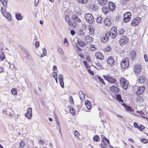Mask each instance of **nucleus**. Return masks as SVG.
<instances>
[{"label": "nucleus", "mask_w": 148, "mask_h": 148, "mask_svg": "<svg viewBox=\"0 0 148 148\" xmlns=\"http://www.w3.org/2000/svg\"><path fill=\"white\" fill-rule=\"evenodd\" d=\"M86 20L90 24L92 23L94 21V18L92 15L90 13L86 14L85 15Z\"/></svg>", "instance_id": "obj_1"}, {"label": "nucleus", "mask_w": 148, "mask_h": 148, "mask_svg": "<svg viewBox=\"0 0 148 148\" xmlns=\"http://www.w3.org/2000/svg\"><path fill=\"white\" fill-rule=\"evenodd\" d=\"M103 77L110 83H114L116 82V80L115 78L109 75H103Z\"/></svg>", "instance_id": "obj_2"}, {"label": "nucleus", "mask_w": 148, "mask_h": 148, "mask_svg": "<svg viewBox=\"0 0 148 148\" xmlns=\"http://www.w3.org/2000/svg\"><path fill=\"white\" fill-rule=\"evenodd\" d=\"M131 14L130 12H127L124 15L123 21L125 23H127L131 20Z\"/></svg>", "instance_id": "obj_3"}, {"label": "nucleus", "mask_w": 148, "mask_h": 148, "mask_svg": "<svg viewBox=\"0 0 148 148\" xmlns=\"http://www.w3.org/2000/svg\"><path fill=\"white\" fill-rule=\"evenodd\" d=\"M141 21V18L139 17H136L132 21L131 25L132 26H135L138 25Z\"/></svg>", "instance_id": "obj_4"}, {"label": "nucleus", "mask_w": 148, "mask_h": 148, "mask_svg": "<svg viewBox=\"0 0 148 148\" xmlns=\"http://www.w3.org/2000/svg\"><path fill=\"white\" fill-rule=\"evenodd\" d=\"M121 65L123 68L125 69L127 67L129 66V61L125 60H123L121 62Z\"/></svg>", "instance_id": "obj_5"}, {"label": "nucleus", "mask_w": 148, "mask_h": 148, "mask_svg": "<svg viewBox=\"0 0 148 148\" xmlns=\"http://www.w3.org/2000/svg\"><path fill=\"white\" fill-rule=\"evenodd\" d=\"M101 137L102 138V141L105 147H107V143L108 144H110V141L109 139H107L103 135H101Z\"/></svg>", "instance_id": "obj_6"}, {"label": "nucleus", "mask_w": 148, "mask_h": 148, "mask_svg": "<svg viewBox=\"0 0 148 148\" xmlns=\"http://www.w3.org/2000/svg\"><path fill=\"white\" fill-rule=\"evenodd\" d=\"M32 109L31 108H29L27 109V113L25 114V116L27 117L28 119H30L32 117Z\"/></svg>", "instance_id": "obj_7"}, {"label": "nucleus", "mask_w": 148, "mask_h": 148, "mask_svg": "<svg viewBox=\"0 0 148 148\" xmlns=\"http://www.w3.org/2000/svg\"><path fill=\"white\" fill-rule=\"evenodd\" d=\"M108 6L109 10L110 11H113L115 10V6L114 3L109 2L108 3Z\"/></svg>", "instance_id": "obj_8"}, {"label": "nucleus", "mask_w": 148, "mask_h": 148, "mask_svg": "<svg viewBox=\"0 0 148 148\" xmlns=\"http://www.w3.org/2000/svg\"><path fill=\"white\" fill-rule=\"evenodd\" d=\"M110 90L111 92L115 93H118L119 91V89L115 86L110 87Z\"/></svg>", "instance_id": "obj_9"}, {"label": "nucleus", "mask_w": 148, "mask_h": 148, "mask_svg": "<svg viewBox=\"0 0 148 148\" xmlns=\"http://www.w3.org/2000/svg\"><path fill=\"white\" fill-rule=\"evenodd\" d=\"M145 88L144 86H140L138 88V90L136 92L137 95H141L143 91L144 90Z\"/></svg>", "instance_id": "obj_10"}, {"label": "nucleus", "mask_w": 148, "mask_h": 148, "mask_svg": "<svg viewBox=\"0 0 148 148\" xmlns=\"http://www.w3.org/2000/svg\"><path fill=\"white\" fill-rule=\"evenodd\" d=\"M114 61L113 58L112 56L109 57L107 59V62L110 66H112L114 64Z\"/></svg>", "instance_id": "obj_11"}, {"label": "nucleus", "mask_w": 148, "mask_h": 148, "mask_svg": "<svg viewBox=\"0 0 148 148\" xmlns=\"http://www.w3.org/2000/svg\"><path fill=\"white\" fill-rule=\"evenodd\" d=\"M96 58L100 60H102L103 59V56L102 53L100 52H97L95 54Z\"/></svg>", "instance_id": "obj_12"}, {"label": "nucleus", "mask_w": 148, "mask_h": 148, "mask_svg": "<svg viewBox=\"0 0 148 148\" xmlns=\"http://www.w3.org/2000/svg\"><path fill=\"white\" fill-rule=\"evenodd\" d=\"M122 105L124 107L127 111H128L130 112H134V110L131 107L126 105L124 103L122 104Z\"/></svg>", "instance_id": "obj_13"}, {"label": "nucleus", "mask_w": 148, "mask_h": 148, "mask_svg": "<svg viewBox=\"0 0 148 148\" xmlns=\"http://www.w3.org/2000/svg\"><path fill=\"white\" fill-rule=\"evenodd\" d=\"M85 104L87 109L90 110L92 107V104L91 102L88 100H86L85 102Z\"/></svg>", "instance_id": "obj_14"}, {"label": "nucleus", "mask_w": 148, "mask_h": 148, "mask_svg": "<svg viewBox=\"0 0 148 148\" xmlns=\"http://www.w3.org/2000/svg\"><path fill=\"white\" fill-rule=\"evenodd\" d=\"M141 67L140 66L136 64L135 65L134 71L136 73H139L140 71Z\"/></svg>", "instance_id": "obj_15"}, {"label": "nucleus", "mask_w": 148, "mask_h": 148, "mask_svg": "<svg viewBox=\"0 0 148 148\" xmlns=\"http://www.w3.org/2000/svg\"><path fill=\"white\" fill-rule=\"evenodd\" d=\"M71 18L72 20L77 22H81L80 19L75 14H74L72 16Z\"/></svg>", "instance_id": "obj_16"}, {"label": "nucleus", "mask_w": 148, "mask_h": 148, "mask_svg": "<svg viewBox=\"0 0 148 148\" xmlns=\"http://www.w3.org/2000/svg\"><path fill=\"white\" fill-rule=\"evenodd\" d=\"M138 81L139 83L141 84H144L146 83V79L143 76L139 77Z\"/></svg>", "instance_id": "obj_17"}, {"label": "nucleus", "mask_w": 148, "mask_h": 148, "mask_svg": "<svg viewBox=\"0 0 148 148\" xmlns=\"http://www.w3.org/2000/svg\"><path fill=\"white\" fill-rule=\"evenodd\" d=\"M93 38L88 35L86 36V41L88 43H90L93 41Z\"/></svg>", "instance_id": "obj_18"}, {"label": "nucleus", "mask_w": 148, "mask_h": 148, "mask_svg": "<svg viewBox=\"0 0 148 148\" xmlns=\"http://www.w3.org/2000/svg\"><path fill=\"white\" fill-rule=\"evenodd\" d=\"M130 56L132 60H134L136 58V53L134 51H132L130 53Z\"/></svg>", "instance_id": "obj_19"}, {"label": "nucleus", "mask_w": 148, "mask_h": 148, "mask_svg": "<svg viewBox=\"0 0 148 148\" xmlns=\"http://www.w3.org/2000/svg\"><path fill=\"white\" fill-rule=\"evenodd\" d=\"M125 36H122L121 38L119 43L121 45H122L126 43V41L125 39Z\"/></svg>", "instance_id": "obj_20"}, {"label": "nucleus", "mask_w": 148, "mask_h": 148, "mask_svg": "<svg viewBox=\"0 0 148 148\" xmlns=\"http://www.w3.org/2000/svg\"><path fill=\"white\" fill-rule=\"evenodd\" d=\"M77 42L80 47H83L86 45V43L81 40H78Z\"/></svg>", "instance_id": "obj_21"}, {"label": "nucleus", "mask_w": 148, "mask_h": 148, "mask_svg": "<svg viewBox=\"0 0 148 148\" xmlns=\"http://www.w3.org/2000/svg\"><path fill=\"white\" fill-rule=\"evenodd\" d=\"M107 3V0H99V4L101 6H103Z\"/></svg>", "instance_id": "obj_22"}, {"label": "nucleus", "mask_w": 148, "mask_h": 148, "mask_svg": "<svg viewBox=\"0 0 148 148\" xmlns=\"http://www.w3.org/2000/svg\"><path fill=\"white\" fill-rule=\"evenodd\" d=\"M104 23L105 25L107 26L110 25L111 24L110 20L108 18H106L105 19Z\"/></svg>", "instance_id": "obj_23"}, {"label": "nucleus", "mask_w": 148, "mask_h": 148, "mask_svg": "<svg viewBox=\"0 0 148 148\" xmlns=\"http://www.w3.org/2000/svg\"><path fill=\"white\" fill-rule=\"evenodd\" d=\"M15 17L18 20H21L23 18V16H22L21 14L20 13L16 14Z\"/></svg>", "instance_id": "obj_24"}, {"label": "nucleus", "mask_w": 148, "mask_h": 148, "mask_svg": "<svg viewBox=\"0 0 148 148\" xmlns=\"http://www.w3.org/2000/svg\"><path fill=\"white\" fill-rule=\"evenodd\" d=\"M78 95L80 99L81 100H84L85 98V95L83 93V92L81 91H79L78 93Z\"/></svg>", "instance_id": "obj_25"}, {"label": "nucleus", "mask_w": 148, "mask_h": 148, "mask_svg": "<svg viewBox=\"0 0 148 148\" xmlns=\"http://www.w3.org/2000/svg\"><path fill=\"white\" fill-rule=\"evenodd\" d=\"M116 99L119 102H123V100L122 99L121 94H117L116 97Z\"/></svg>", "instance_id": "obj_26"}, {"label": "nucleus", "mask_w": 148, "mask_h": 148, "mask_svg": "<svg viewBox=\"0 0 148 148\" xmlns=\"http://www.w3.org/2000/svg\"><path fill=\"white\" fill-rule=\"evenodd\" d=\"M109 9L106 6L103 7L102 8V10L103 13L106 14L109 12Z\"/></svg>", "instance_id": "obj_27"}, {"label": "nucleus", "mask_w": 148, "mask_h": 148, "mask_svg": "<svg viewBox=\"0 0 148 148\" xmlns=\"http://www.w3.org/2000/svg\"><path fill=\"white\" fill-rule=\"evenodd\" d=\"M70 112L73 115H74L75 114V110L74 109V108L72 106H71L70 108Z\"/></svg>", "instance_id": "obj_28"}, {"label": "nucleus", "mask_w": 148, "mask_h": 148, "mask_svg": "<svg viewBox=\"0 0 148 148\" xmlns=\"http://www.w3.org/2000/svg\"><path fill=\"white\" fill-rule=\"evenodd\" d=\"M6 15H5L4 16L7 18L9 21H10L12 20L11 16L9 13L6 12Z\"/></svg>", "instance_id": "obj_29"}, {"label": "nucleus", "mask_w": 148, "mask_h": 148, "mask_svg": "<svg viewBox=\"0 0 148 148\" xmlns=\"http://www.w3.org/2000/svg\"><path fill=\"white\" fill-rule=\"evenodd\" d=\"M127 82L125 78H122L120 80V82L121 86H123L124 84Z\"/></svg>", "instance_id": "obj_30"}, {"label": "nucleus", "mask_w": 148, "mask_h": 148, "mask_svg": "<svg viewBox=\"0 0 148 148\" xmlns=\"http://www.w3.org/2000/svg\"><path fill=\"white\" fill-rule=\"evenodd\" d=\"M1 2L3 5L7 7V5L8 3L7 0H0Z\"/></svg>", "instance_id": "obj_31"}, {"label": "nucleus", "mask_w": 148, "mask_h": 148, "mask_svg": "<svg viewBox=\"0 0 148 148\" xmlns=\"http://www.w3.org/2000/svg\"><path fill=\"white\" fill-rule=\"evenodd\" d=\"M100 139V138L99 136L97 135H95L93 137V140L96 142H98Z\"/></svg>", "instance_id": "obj_32"}, {"label": "nucleus", "mask_w": 148, "mask_h": 148, "mask_svg": "<svg viewBox=\"0 0 148 148\" xmlns=\"http://www.w3.org/2000/svg\"><path fill=\"white\" fill-rule=\"evenodd\" d=\"M6 110L5 113H4V114L6 115H8L9 113L13 112V111L10 108H6Z\"/></svg>", "instance_id": "obj_33"}, {"label": "nucleus", "mask_w": 148, "mask_h": 148, "mask_svg": "<svg viewBox=\"0 0 148 148\" xmlns=\"http://www.w3.org/2000/svg\"><path fill=\"white\" fill-rule=\"evenodd\" d=\"M69 25L70 26H72L75 27L76 26V23L75 22H71L70 21L68 22Z\"/></svg>", "instance_id": "obj_34"}, {"label": "nucleus", "mask_w": 148, "mask_h": 148, "mask_svg": "<svg viewBox=\"0 0 148 148\" xmlns=\"http://www.w3.org/2000/svg\"><path fill=\"white\" fill-rule=\"evenodd\" d=\"M25 145V143L24 141L22 140H21L19 145L20 148H23Z\"/></svg>", "instance_id": "obj_35"}, {"label": "nucleus", "mask_w": 148, "mask_h": 148, "mask_svg": "<svg viewBox=\"0 0 148 148\" xmlns=\"http://www.w3.org/2000/svg\"><path fill=\"white\" fill-rule=\"evenodd\" d=\"M88 30H89V34L90 35H92L94 34V31L93 30V29L92 27H90L88 28Z\"/></svg>", "instance_id": "obj_36"}, {"label": "nucleus", "mask_w": 148, "mask_h": 148, "mask_svg": "<svg viewBox=\"0 0 148 148\" xmlns=\"http://www.w3.org/2000/svg\"><path fill=\"white\" fill-rule=\"evenodd\" d=\"M102 18L101 17H98L96 19V21L98 23H101L102 22Z\"/></svg>", "instance_id": "obj_37"}, {"label": "nucleus", "mask_w": 148, "mask_h": 148, "mask_svg": "<svg viewBox=\"0 0 148 148\" xmlns=\"http://www.w3.org/2000/svg\"><path fill=\"white\" fill-rule=\"evenodd\" d=\"M136 100L137 102L138 101L140 102L143 101V99L141 96H138L136 97Z\"/></svg>", "instance_id": "obj_38"}, {"label": "nucleus", "mask_w": 148, "mask_h": 148, "mask_svg": "<svg viewBox=\"0 0 148 148\" xmlns=\"http://www.w3.org/2000/svg\"><path fill=\"white\" fill-rule=\"evenodd\" d=\"M11 92L14 95H16L17 94V92L15 88H13L11 89Z\"/></svg>", "instance_id": "obj_39"}, {"label": "nucleus", "mask_w": 148, "mask_h": 148, "mask_svg": "<svg viewBox=\"0 0 148 148\" xmlns=\"http://www.w3.org/2000/svg\"><path fill=\"white\" fill-rule=\"evenodd\" d=\"M1 11L2 14L3 15V16H5V14H6V13H5V9H3V7H1Z\"/></svg>", "instance_id": "obj_40"}, {"label": "nucleus", "mask_w": 148, "mask_h": 148, "mask_svg": "<svg viewBox=\"0 0 148 148\" xmlns=\"http://www.w3.org/2000/svg\"><path fill=\"white\" fill-rule=\"evenodd\" d=\"M128 82H127L126 83L124 84L123 86H122L123 88L125 90H126L128 88Z\"/></svg>", "instance_id": "obj_41"}, {"label": "nucleus", "mask_w": 148, "mask_h": 148, "mask_svg": "<svg viewBox=\"0 0 148 148\" xmlns=\"http://www.w3.org/2000/svg\"><path fill=\"white\" fill-rule=\"evenodd\" d=\"M116 30V28L115 27H113L111 29L110 31L111 33H112L113 32L117 34Z\"/></svg>", "instance_id": "obj_42"}, {"label": "nucleus", "mask_w": 148, "mask_h": 148, "mask_svg": "<svg viewBox=\"0 0 148 148\" xmlns=\"http://www.w3.org/2000/svg\"><path fill=\"white\" fill-rule=\"evenodd\" d=\"M108 38L106 36L105 37H104L101 39V42H106L108 40Z\"/></svg>", "instance_id": "obj_43"}, {"label": "nucleus", "mask_w": 148, "mask_h": 148, "mask_svg": "<svg viewBox=\"0 0 148 148\" xmlns=\"http://www.w3.org/2000/svg\"><path fill=\"white\" fill-rule=\"evenodd\" d=\"M90 49L91 51H93L95 50V45H90Z\"/></svg>", "instance_id": "obj_44"}, {"label": "nucleus", "mask_w": 148, "mask_h": 148, "mask_svg": "<svg viewBox=\"0 0 148 148\" xmlns=\"http://www.w3.org/2000/svg\"><path fill=\"white\" fill-rule=\"evenodd\" d=\"M58 79L59 81L63 80V76L62 74H60L59 75Z\"/></svg>", "instance_id": "obj_45"}, {"label": "nucleus", "mask_w": 148, "mask_h": 148, "mask_svg": "<svg viewBox=\"0 0 148 148\" xmlns=\"http://www.w3.org/2000/svg\"><path fill=\"white\" fill-rule=\"evenodd\" d=\"M98 79L103 84L105 85V84L104 82L103 79L102 78H101L100 77L98 76Z\"/></svg>", "instance_id": "obj_46"}, {"label": "nucleus", "mask_w": 148, "mask_h": 148, "mask_svg": "<svg viewBox=\"0 0 148 148\" xmlns=\"http://www.w3.org/2000/svg\"><path fill=\"white\" fill-rule=\"evenodd\" d=\"M145 127L144 126L142 125H140V126H139V127L138 129L140 131H142L144 129Z\"/></svg>", "instance_id": "obj_47"}, {"label": "nucleus", "mask_w": 148, "mask_h": 148, "mask_svg": "<svg viewBox=\"0 0 148 148\" xmlns=\"http://www.w3.org/2000/svg\"><path fill=\"white\" fill-rule=\"evenodd\" d=\"M60 84L62 88H64V84L63 80L59 81Z\"/></svg>", "instance_id": "obj_48"}, {"label": "nucleus", "mask_w": 148, "mask_h": 148, "mask_svg": "<svg viewBox=\"0 0 148 148\" xmlns=\"http://www.w3.org/2000/svg\"><path fill=\"white\" fill-rule=\"evenodd\" d=\"M140 140L143 143H146L148 142L147 140L145 138L140 139Z\"/></svg>", "instance_id": "obj_49"}, {"label": "nucleus", "mask_w": 148, "mask_h": 148, "mask_svg": "<svg viewBox=\"0 0 148 148\" xmlns=\"http://www.w3.org/2000/svg\"><path fill=\"white\" fill-rule=\"evenodd\" d=\"M69 101L71 103H72V104H73L74 103V101H73V97L72 96H70L69 97Z\"/></svg>", "instance_id": "obj_50"}, {"label": "nucleus", "mask_w": 148, "mask_h": 148, "mask_svg": "<svg viewBox=\"0 0 148 148\" xmlns=\"http://www.w3.org/2000/svg\"><path fill=\"white\" fill-rule=\"evenodd\" d=\"M78 1L81 3H87L88 1L87 0H78Z\"/></svg>", "instance_id": "obj_51"}, {"label": "nucleus", "mask_w": 148, "mask_h": 148, "mask_svg": "<svg viewBox=\"0 0 148 148\" xmlns=\"http://www.w3.org/2000/svg\"><path fill=\"white\" fill-rule=\"evenodd\" d=\"M65 18L66 21L68 22L70 21V20L69 18V17L67 15H66L65 16Z\"/></svg>", "instance_id": "obj_52"}, {"label": "nucleus", "mask_w": 148, "mask_h": 148, "mask_svg": "<svg viewBox=\"0 0 148 148\" xmlns=\"http://www.w3.org/2000/svg\"><path fill=\"white\" fill-rule=\"evenodd\" d=\"M83 63L85 65L86 68L88 69L89 67V66L87 64V62L86 61H83Z\"/></svg>", "instance_id": "obj_53"}, {"label": "nucleus", "mask_w": 148, "mask_h": 148, "mask_svg": "<svg viewBox=\"0 0 148 148\" xmlns=\"http://www.w3.org/2000/svg\"><path fill=\"white\" fill-rule=\"evenodd\" d=\"M3 53H2V54L1 55L0 57V58L1 60H3L5 58V56L4 55V54L3 53Z\"/></svg>", "instance_id": "obj_54"}, {"label": "nucleus", "mask_w": 148, "mask_h": 148, "mask_svg": "<svg viewBox=\"0 0 148 148\" xmlns=\"http://www.w3.org/2000/svg\"><path fill=\"white\" fill-rule=\"evenodd\" d=\"M24 53L25 54V55L27 57L30 56V55L29 53L26 50H25L24 51Z\"/></svg>", "instance_id": "obj_55"}, {"label": "nucleus", "mask_w": 148, "mask_h": 148, "mask_svg": "<svg viewBox=\"0 0 148 148\" xmlns=\"http://www.w3.org/2000/svg\"><path fill=\"white\" fill-rule=\"evenodd\" d=\"M119 33H120V35L123 34L124 33V29L123 28L120 29L119 30Z\"/></svg>", "instance_id": "obj_56"}, {"label": "nucleus", "mask_w": 148, "mask_h": 148, "mask_svg": "<svg viewBox=\"0 0 148 148\" xmlns=\"http://www.w3.org/2000/svg\"><path fill=\"white\" fill-rule=\"evenodd\" d=\"M57 73L56 72H54L52 73V76L54 78L57 77Z\"/></svg>", "instance_id": "obj_57"}, {"label": "nucleus", "mask_w": 148, "mask_h": 148, "mask_svg": "<svg viewBox=\"0 0 148 148\" xmlns=\"http://www.w3.org/2000/svg\"><path fill=\"white\" fill-rule=\"evenodd\" d=\"M57 124L58 126L59 129V132L60 134H61V129H60V123L58 121H57Z\"/></svg>", "instance_id": "obj_58"}, {"label": "nucleus", "mask_w": 148, "mask_h": 148, "mask_svg": "<svg viewBox=\"0 0 148 148\" xmlns=\"http://www.w3.org/2000/svg\"><path fill=\"white\" fill-rule=\"evenodd\" d=\"M74 135L75 136H79L80 135V134L79 132L77 131H76L74 133Z\"/></svg>", "instance_id": "obj_59"}, {"label": "nucleus", "mask_w": 148, "mask_h": 148, "mask_svg": "<svg viewBox=\"0 0 148 148\" xmlns=\"http://www.w3.org/2000/svg\"><path fill=\"white\" fill-rule=\"evenodd\" d=\"M88 71V73L92 75H94V72H93L91 71L90 69H88V70H87Z\"/></svg>", "instance_id": "obj_60"}, {"label": "nucleus", "mask_w": 148, "mask_h": 148, "mask_svg": "<svg viewBox=\"0 0 148 148\" xmlns=\"http://www.w3.org/2000/svg\"><path fill=\"white\" fill-rule=\"evenodd\" d=\"M111 49V47L110 46H108L105 49V51H106L108 52V51H110Z\"/></svg>", "instance_id": "obj_61"}, {"label": "nucleus", "mask_w": 148, "mask_h": 148, "mask_svg": "<svg viewBox=\"0 0 148 148\" xmlns=\"http://www.w3.org/2000/svg\"><path fill=\"white\" fill-rule=\"evenodd\" d=\"M111 33L110 31V32H107L106 34V36L108 38L111 35Z\"/></svg>", "instance_id": "obj_62"}, {"label": "nucleus", "mask_w": 148, "mask_h": 148, "mask_svg": "<svg viewBox=\"0 0 148 148\" xmlns=\"http://www.w3.org/2000/svg\"><path fill=\"white\" fill-rule=\"evenodd\" d=\"M134 125L135 128H138L139 127V126L138 125V124L136 122L134 123Z\"/></svg>", "instance_id": "obj_63"}, {"label": "nucleus", "mask_w": 148, "mask_h": 148, "mask_svg": "<svg viewBox=\"0 0 148 148\" xmlns=\"http://www.w3.org/2000/svg\"><path fill=\"white\" fill-rule=\"evenodd\" d=\"M70 33L73 36L75 34V32L73 30L71 29L70 31Z\"/></svg>", "instance_id": "obj_64"}]
</instances>
